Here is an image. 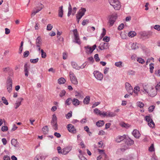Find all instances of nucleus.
Wrapping results in <instances>:
<instances>
[{
	"label": "nucleus",
	"mask_w": 160,
	"mask_h": 160,
	"mask_svg": "<svg viewBox=\"0 0 160 160\" xmlns=\"http://www.w3.org/2000/svg\"><path fill=\"white\" fill-rule=\"evenodd\" d=\"M129 124H126L125 123H123L122 124H121V126L123 127H125L126 128H128L129 127L128 126Z\"/></svg>",
	"instance_id": "0e129e2a"
},
{
	"label": "nucleus",
	"mask_w": 160,
	"mask_h": 160,
	"mask_svg": "<svg viewBox=\"0 0 160 160\" xmlns=\"http://www.w3.org/2000/svg\"><path fill=\"white\" fill-rule=\"evenodd\" d=\"M66 82V80L63 78H61L58 79V83L59 84H63Z\"/></svg>",
	"instance_id": "b1692460"
},
{
	"label": "nucleus",
	"mask_w": 160,
	"mask_h": 160,
	"mask_svg": "<svg viewBox=\"0 0 160 160\" xmlns=\"http://www.w3.org/2000/svg\"><path fill=\"white\" fill-rule=\"evenodd\" d=\"M122 62L121 61L117 62L115 63V65L119 68H121L122 67Z\"/></svg>",
	"instance_id": "e433bc0d"
},
{
	"label": "nucleus",
	"mask_w": 160,
	"mask_h": 160,
	"mask_svg": "<svg viewBox=\"0 0 160 160\" xmlns=\"http://www.w3.org/2000/svg\"><path fill=\"white\" fill-rule=\"evenodd\" d=\"M149 69L150 72L151 73L153 72V70L154 69V64L153 63H151L149 64Z\"/></svg>",
	"instance_id": "f704fd0d"
},
{
	"label": "nucleus",
	"mask_w": 160,
	"mask_h": 160,
	"mask_svg": "<svg viewBox=\"0 0 160 160\" xmlns=\"http://www.w3.org/2000/svg\"><path fill=\"white\" fill-rule=\"evenodd\" d=\"M12 81L11 78H9L7 83V88L8 92L10 93L12 91Z\"/></svg>",
	"instance_id": "1a4fd4ad"
},
{
	"label": "nucleus",
	"mask_w": 160,
	"mask_h": 160,
	"mask_svg": "<svg viewBox=\"0 0 160 160\" xmlns=\"http://www.w3.org/2000/svg\"><path fill=\"white\" fill-rule=\"evenodd\" d=\"M108 2L116 10H119L121 8V4L118 0H108Z\"/></svg>",
	"instance_id": "f257e3e1"
},
{
	"label": "nucleus",
	"mask_w": 160,
	"mask_h": 160,
	"mask_svg": "<svg viewBox=\"0 0 160 160\" xmlns=\"http://www.w3.org/2000/svg\"><path fill=\"white\" fill-rule=\"evenodd\" d=\"M93 74L95 77L98 80L101 81L103 78V74L98 71H95L93 72Z\"/></svg>",
	"instance_id": "6e6552de"
},
{
	"label": "nucleus",
	"mask_w": 160,
	"mask_h": 160,
	"mask_svg": "<svg viewBox=\"0 0 160 160\" xmlns=\"http://www.w3.org/2000/svg\"><path fill=\"white\" fill-rule=\"evenodd\" d=\"M51 124L54 130L56 131L58 129L57 118L55 114L52 115V118L51 121Z\"/></svg>",
	"instance_id": "20e7f679"
},
{
	"label": "nucleus",
	"mask_w": 160,
	"mask_h": 160,
	"mask_svg": "<svg viewBox=\"0 0 160 160\" xmlns=\"http://www.w3.org/2000/svg\"><path fill=\"white\" fill-rule=\"evenodd\" d=\"M80 101L76 98H74L72 99V103L75 106H78L80 104Z\"/></svg>",
	"instance_id": "4be33fe9"
},
{
	"label": "nucleus",
	"mask_w": 160,
	"mask_h": 160,
	"mask_svg": "<svg viewBox=\"0 0 160 160\" xmlns=\"http://www.w3.org/2000/svg\"><path fill=\"white\" fill-rule=\"evenodd\" d=\"M79 152L81 154L79 155L78 157L81 160H87V159L84 157L82 155V151H81L80 150L79 151Z\"/></svg>",
	"instance_id": "7c9ffc66"
},
{
	"label": "nucleus",
	"mask_w": 160,
	"mask_h": 160,
	"mask_svg": "<svg viewBox=\"0 0 160 160\" xmlns=\"http://www.w3.org/2000/svg\"><path fill=\"white\" fill-rule=\"evenodd\" d=\"M132 134L134 137L137 138H139L141 135L139 131L136 129L133 130Z\"/></svg>",
	"instance_id": "a211bd4d"
},
{
	"label": "nucleus",
	"mask_w": 160,
	"mask_h": 160,
	"mask_svg": "<svg viewBox=\"0 0 160 160\" xmlns=\"http://www.w3.org/2000/svg\"><path fill=\"white\" fill-rule=\"evenodd\" d=\"M71 102H72V99L71 98H68L65 102V104L69 105L71 104Z\"/></svg>",
	"instance_id": "2f4dec72"
},
{
	"label": "nucleus",
	"mask_w": 160,
	"mask_h": 160,
	"mask_svg": "<svg viewBox=\"0 0 160 160\" xmlns=\"http://www.w3.org/2000/svg\"><path fill=\"white\" fill-rule=\"evenodd\" d=\"M140 90L139 87V86H136L134 88L133 92L134 93L137 94Z\"/></svg>",
	"instance_id": "72a5a7b5"
},
{
	"label": "nucleus",
	"mask_w": 160,
	"mask_h": 160,
	"mask_svg": "<svg viewBox=\"0 0 160 160\" xmlns=\"http://www.w3.org/2000/svg\"><path fill=\"white\" fill-rule=\"evenodd\" d=\"M2 101L6 105H8V101L5 97H2Z\"/></svg>",
	"instance_id": "58836bf2"
},
{
	"label": "nucleus",
	"mask_w": 160,
	"mask_h": 160,
	"mask_svg": "<svg viewBox=\"0 0 160 160\" xmlns=\"http://www.w3.org/2000/svg\"><path fill=\"white\" fill-rule=\"evenodd\" d=\"M41 52L42 58H45L47 56L46 52H45L42 49L41 50Z\"/></svg>",
	"instance_id": "4c0bfd02"
},
{
	"label": "nucleus",
	"mask_w": 160,
	"mask_h": 160,
	"mask_svg": "<svg viewBox=\"0 0 160 160\" xmlns=\"http://www.w3.org/2000/svg\"><path fill=\"white\" fill-rule=\"evenodd\" d=\"M40 5L41 6V7H40L39 9H36V8L34 9L35 10V12H36V13L39 12L44 8V6L42 4H40Z\"/></svg>",
	"instance_id": "a19ab883"
},
{
	"label": "nucleus",
	"mask_w": 160,
	"mask_h": 160,
	"mask_svg": "<svg viewBox=\"0 0 160 160\" xmlns=\"http://www.w3.org/2000/svg\"><path fill=\"white\" fill-rule=\"evenodd\" d=\"M11 143L12 144L13 146L15 147H16L17 146V140L14 139H12L11 141Z\"/></svg>",
	"instance_id": "473e14b6"
},
{
	"label": "nucleus",
	"mask_w": 160,
	"mask_h": 160,
	"mask_svg": "<svg viewBox=\"0 0 160 160\" xmlns=\"http://www.w3.org/2000/svg\"><path fill=\"white\" fill-rule=\"evenodd\" d=\"M29 54V52L28 51H25L23 53V56L24 57H27Z\"/></svg>",
	"instance_id": "e2e57ef3"
},
{
	"label": "nucleus",
	"mask_w": 160,
	"mask_h": 160,
	"mask_svg": "<svg viewBox=\"0 0 160 160\" xmlns=\"http://www.w3.org/2000/svg\"><path fill=\"white\" fill-rule=\"evenodd\" d=\"M125 88L126 89L128 92L130 93V95H132L133 93V90L132 88L131 85L128 82H126L125 84Z\"/></svg>",
	"instance_id": "f8f14e48"
},
{
	"label": "nucleus",
	"mask_w": 160,
	"mask_h": 160,
	"mask_svg": "<svg viewBox=\"0 0 160 160\" xmlns=\"http://www.w3.org/2000/svg\"><path fill=\"white\" fill-rule=\"evenodd\" d=\"M137 104L138 106L140 108H142L144 106V104L142 102H138Z\"/></svg>",
	"instance_id": "a18cd8bd"
},
{
	"label": "nucleus",
	"mask_w": 160,
	"mask_h": 160,
	"mask_svg": "<svg viewBox=\"0 0 160 160\" xmlns=\"http://www.w3.org/2000/svg\"><path fill=\"white\" fill-rule=\"evenodd\" d=\"M103 40L104 42H108L110 40V38L108 36H105L103 38Z\"/></svg>",
	"instance_id": "8fccbe9b"
},
{
	"label": "nucleus",
	"mask_w": 160,
	"mask_h": 160,
	"mask_svg": "<svg viewBox=\"0 0 160 160\" xmlns=\"http://www.w3.org/2000/svg\"><path fill=\"white\" fill-rule=\"evenodd\" d=\"M24 72H25V75L26 76L28 77V68H24Z\"/></svg>",
	"instance_id": "69168bd1"
},
{
	"label": "nucleus",
	"mask_w": 160,
	"mask_h": 160,
	"mask_svg": "<svg viewBox=\"0 0 160 160\" xmlns=\"http://www.w3.org/2000/svg\"><path fill=\"white\" fill-rule=\"evenodd\" d=\"M42 44V40L40 36H38L36 40V47H39Z\"/></svg>",
	"instance_id": "dca6fc26"
},
{
	"label": "nucleus",
	"mask_w": 160,
	"mask_h": 160,
	"mask_svg": "<svg viewBox=\"0 0 160 160\" xmlns=\"http://www.w3.org/2000/svg\"><path fill=\"white\" fill-rule=\"evenodd\" d=\"M125 144L127 145H124L123 147L121 148V150L123 151L128 148V146L132 145L134 143V141L130 138L125 139L124 140Z\"/></svg>",
	"instance_id": "7ed1b4c3"
},
{
	"label": "nucleus",
	"mask_w": 160,
	"mask_h": 160,
	"mask_svg": "<svg viewBox=\"0 0 160 160\" xmlns=\"http://www.w3.org/2000/svg\"><path fill=\"white\" fill-rule=\"evenodd\" d=\"M53 28L51 24H48L47 26V29L48 31H50Z\"/></svg>",
	"instance_id": "09e8293b"
},
{
	"label": "nucleus",
	"mask_w": 160,
	"mask_h": 160,
	"mask_svg": "<svg viewBox=\"0 0 160 160\" xmlns=\"http://www.w3.org/2000/svg\"><path fill=\"white\" fill-rule=\"evenodd\" d=\"M76 18H78L79 19H81L83 16L78 12L77 14L76 15Z\"/></svg>",
	"instance_id": "338daca9"
},
{
	"label": "nucleus",
	"mask_w": 160,
	"mask_h": 160,
	"mask_svg": "<svg viewBox=\"0 0 160 160\" xmlns=\"http://www.w3.org/2000/svg\"><path fill=\"white\" fill-rule=\"evenodd\" d=\"M90 100V98L89 96H87L83 100V102L84 104H87L89 103Z\"/></svg>",
	"instance_id": "cd10ccee"
},
{
	"label": "nucleus",
	"mask_w": 160,
	"mask_h": 160,
	"mask_svg": "<svg viewBox=\"0 0 160 160\" xmlns=\"http://www.w3.org/2000/svg\"><path fill=\"white\" fill-rule=\"evenodd\" d=\"M156 89L157 91H160V82H159L156 86Z\"/></svg>",
	"instance_id": "603ef678"
},
{
	"label": "nucleus",
	"mask_w": 160,
	"mask_h": 160,
	"mask_svg": "<svg viewBox=\"0 0 160 160\" xmlns=\"http://www.w3.org/2000/svg\"><path fill=\"white\" fill-rule=\"evenodd\" d=\"M154 145L152 144L151 146L149 148V150L150 152H152L154 151Z\"/></svg>",
	"instance_id": "bf43d9fd"
},
{
	"label": "nucleus",
	"mask_w": 160,
	"mask_h": 160,
	"mask_svg": "<svg viewBox=\"0 0 160 160\" xmlns=\"http://www.w3.org/2000/svg\"><path fill=\"white\" fill-rule=\"evenodd\" d=\"M77 10V8L76 7H74L73 8L72 10V8L70 3H69V7L68 8V16L69 17L71 14L72 12V15H74L75 13Z\"/></svg>",
	"instance_id": "9b49d317"
},
{
	"label": "nucleus",
	"mask_w": 160,
	"mask_h": 160,
	"mask_svg": "<svg viewBox=\"0 0 160 160\" xmlns=\"http://www.w3.org/2000/svg\"><path fill=\"white\" fill-rule=\"evenodd\" d=\"M89 22V20H88L84 19L82 21V24L83 26H85Z\"/></svg>",
	"instance_id": "49530a36"
},
{
	"label": "nucleus",
	"mask_w": 160,
	"mask_h": 160,
	"mask_svg": "<svg viewBox=\"0 0 160 160\" xmlns=\"http://www.w3.org/2000/svg\"><path fill=\"white\" fill-rule=\"evenodd\" d=\"M72 66L73 68L76 69H79L80 68V66L77 65V63L75 62H72Z\"/></svg>",
	"instance_id": "393cba45"
},
{
	"label": "nucleus",
	"mask_w": 160,
	"mask_h": 160,
	"mask_svg": "<svg viewBox=\"0 0 160 160\" xmlns=\"http://www.w3.org/2000/svg\"><path fill=\"white\" fill-rule=\"evenodd\" d=\"M103 32L101 35L102 38L106 34V31L104 28L102 29Z\"/></svg>",
	"instance_id": "4d7b16f0"
},
{
	"label": "nucleus",
	"mask_w": 160,
	"mask_h": 160,
	"mask_svg": "<svg viewBox=\"0 0 160 160\" xmlns=\"http://www.w3.org/2000/svg\"><path fill=\"white\" fill-rule=\"evenodd\" d=\"M23 100V98H18V100L15 103L16 107L15 108L17 109L21 105V102Z\"/></svg>",
	"instance_id": "6ab92c4d"
},
{
	"label": "nucleus",
	"mask_w": 160,
	"mask_h": 160,
	"mask_svg": "<svg viewBox=\"0 0 160 160\" xmlns=\"http://www.w3.org/2000/svg\"><path fill=\"white\" fill-rule=\"evenodd\" d=\"M4 160H10V157L7 155H5L3 157Z\"/></svg>",
	"instance_id": "774afa93"
},
{
	"label": "nucleus",
	"mask_w": 160,
	"mask_h": 160,
	"mask_svg": "<svg viewBox=\"0 0 160 160\" xmlns=\"http://www.w3.org/2000/svg\"><path fill=\"white\" fill-rule=\"evenodd\" d=\"M66 93V92L65 90H62L59 94L60 97H62L63 96H64Z\"/></svg>",
	"instance_id": "680f3d73"
},
{
	"label": "nucleus",
	"mask_w": 160,
	"mask_h": 160,
	"mask_svg": "<svg viewBox=\"0 0 160 160\" xmlns=\"http://www.w3.org/2000/svg\"><path fill=\"white\" fill-rule=\"evenodd\" d=\"M126 136L124 135L123 136H118L116 138V141L118 142H119L124 140Z\"/></svg>",
	"instance_id": "aec40b11"
},
{
	"label": "nucleus",
	"mask_w": 160,
	"mask_h": 160,
	"mask_svg": "<svg viewBox=\"0 0 160 160\" xmlns=\"http://www.w3.org/2000/svg\"><path fill=\"white\" fill-rule=\"evenodd\" d=\"M42 156L38 155L34 158V160H42Z\"/></svg>",
	"instance_id": "c9c22d12"
},
{
	"label": "nucleus",
	"mask_w": 160,
	"mask_h": 160,
	"mask_svg": "<svg viewBox=\"0 0 160 160\" xmlns=\"http://www.w3.org/2000/svg\"><path fill=\"white\" fill-rule=\"evenodd\" d=\"M116 115V114L114 112H109L108 113V116L110 117H112L115 116Z\"/></svg>",
	"instance_id": "37998d69"
},
{
	"label": "nucleus",
	"mask_w": 160,
	"mask_h": 160,
	"mask_svg": "<svg viewBox=\"0 0 160 160\" xmlns=\"http://www.w3.org/2000/svg\"><path fill=\"white\" fill-rule=\"evenodd\" d=\"M124 27V24L122 23L120 24L118 27V29L119 30H121Z\"/></svg>",
	"instance_id": "5fc2aeb1"
},
{
	"label": "nucleus",
	"mask_w": 160,
	"mask_h": 160,
	"mask_svg": "<svg viewBox=\"0 0 160 160\" xmlns=\"http://www.w3.org/2000/svg\"><path fill=\"white\" fill-rule=\"evenodd\" d=\"M94 58L96 62H98L100 61V59L98 57V54L95 55Z\"/></svg>",
	"instance_id": "864d4df0"
},
{
	"label": "nucleus",
	"mask_w": 160,
	"mask_h": 160,
	"mask_svg": "<svg viewBox=\"0 0 160 160\" xmlns=\"http://www.w3.org/2000/svg\"><path fill=\"white\" fill-rule=\"evenodd\" d=\"M69 132L71 133H75L76 130L74 126L72 124H69L67 126Z\"/></svg>",
	"instance_id": "ddd939ff"
},
{
	"label": "nucleus",
	"mask_w": 160,
	"mask_h": 160,
	"mask_svg": "<svg viewBox=\"0 0 160 160\" xmlns=\"http://www.w3.org/2000/svg\"><path fill=\"white\" fill-rule=\"evenodd\" d=\"M157 93V91L156 90L153 88H152L148 93V95L151 97H153L156 95Z\"/></svg>",
	"instance_id": "412c9836"
},
{
	"label": "nucleus",
	"mask_w": 160,
	"mask_h": 160,
	"mask_svg": "<svg viewBox=\"0 0 160 160\" xmlns=\"http://www.w3.org/2000/svg\"><path fill=\"white\" fill-rule=\"evenodd\" d=\"M39 59L38 58H37L36 59H30V62L33 63H36L38 61Z\"/></svg>",
	"instance_id": "ea45409f"
},
{
	"label": "nucleus",
	"mask_w": 160,
	"mask_h": 160,
	"mask_svg": "<svg viewBox=\"0 0 160 160\" xmlns=\"http://www.w3.org/2000/svg\"><path fill=\"white\" fill-rule=\"evenodd\" d=\"M104 121H99L96 123V125L98 127H101L104 125Z\"/></svg>",
	"instance_id": "c85d7f7f"
},
{
	"label": "nucleus",
	"mask_w": 160,
	"mask_h": 160,
	"mask_svg": "<svg viewBox=\"0 0 160 160\" xmlns=\"http://www.w3.org/2000/svg\"><path fill=\"white\" fill-rule=\"evenodd\" d=\"M63 6H61L59 8L58 10V16L62 18L63 15V10L62 9Z\"/></svg>",
	"instance_id": "5701e85b"
},
{
	"label": "nucleus",
	"mask_w": 160,
	"mask_h": 160,
	"mask_svg": "<svg viewBox=\"0 0 160 160\" xmlns=\"http://www.w3.org/2000/svg\"><path fill=\"white\" fill-rule=\"evenodd\" d=\"M72 148L70 147H67L63 148L62 152V154L66 155L68 154L71 150Z\"/></svg>",
	"instance_id": "2eb2a0df"
},
{
	"label": "nucleus",
	"mask_w": 160,
	"mask_h": 160,
	"mask_svg": "<svg viewBox=\"0 0 160 160\" xmlns=\"http://www.w3.org/2000/svg\"><path fill=\"white\" fill-rule=\"evenodd\" d=\"M1 129L3 132L6 131L8 130V127L6 126H3L2 127Z\"/></svg>",
	"instance_id": "13d9d810"
},
{
	"label": "nucleus",
	"mask_w": 160,
	"mask_h": 160,
	"mask_svg": "<svg viewBox=\"0 0 160 160\" xmlns=\"http://www.w3.org/2000/svg\"><path fill=\"white\" fill-rule=\"evenodd\" d=\"M94 112L96 114H99L100 115H101V112L98 108H95L94 110Z\"/></svg>",
	"instance_id": "79ce46f5"
},
{
	"label": "nucleus",
	"mask_w": 160,
	"mask_h": 160,
	"mask_svg": "<svg viewBox=\"0 0 160 160\" xmlns=\"http://www.w3.org/2000/svg\"><path fill=\"white\" fill-rule=\"evenodd\" d=\"M72 112L70 111L66 115V117L67 118H69L72 116Z\"/></svg>",
	"instance_id": "6e6d98bb"
},
{
	"label": "nucleus",
	"mask_w": 160,
	"mask_h": 160,
	"mask_svg": "<svg viewBox=\"0 0 160 160\" xmlns=\"http://www.w3.org/2000/svg\"><path fill=\"white\" fill-rule=\"evenodd\" d=\"M145 120L148 122V124L149 127L152 128L154 127L155 124L149 116H146L145 117Z\"/></svg>",
	"instance_id": "9d476101"
},
{
	"label": "nucleus",
	"mask_w": 160,
	"mask_h": 160,
	"mask_svg": "<svg viewBox=\"0 0 160 160\" xmlns=\"http://www.w3.org/2000/svg\"><path fill=\"white\" fill-rule=\"evenodd\" d=\"M155 108V106L153 105L150 106L148 108V111L149 112H152Z\"/></svg>",
	"instance_id": "c03bdc74"
},
{
	"label": "nucleus",
	"mask_w": 160,
	"mask_h": 160,
	"mask_svg": "<svg viewBox=\"0 0 160 160\" xmlns=\"http://www.w3.org/2000/svg\"><path fill=\"white\" fill-rule=\"evenodd\" d=\"M96 45H94L92 48L89 46L88 45L84 47V48L86 51V52L88 54L92 53L93 51L96 48Z\"/></svg>",
	"instance_id": "0eeeda50"
},
{
	"label": "nucleus",
	"mask_w": 160,
	"mask_h": 160,
	"mask_svg": "<svg viewBox=\"0 0 160 160\" xmlns=\"http://www.w3.org/2000/svg\"><path fill=\"white\" fill-rule=\"evenodd\" d=\"M86 11V10L85 8H82L78 12L81 15L83 16L84 15Z\"/></svg>",
	"instance_id": "bb28decb"
},
{
	"label": "nucleus",
	"mask_w": 160,
	"mask_h": 160,
	"mask_svg": "<svg viewBox=\"0 0 160 160\" xmlns=\"http://www.w3.org/2000/svg\"><path fill=\"white\" fill-rule=\"evenodd\" d=\"M70 80L71 82L73 84L76 85L78 84V81L77 78L74 73L72 71L69 72Z\"/></svg>",
	"instance_id": "423d86ee"
},
{
	"label": "nucleus",
	"mask_w": 160,
	"mask_h": 160,
	"mask_svg": "<svg viewBox=\"0 0 160 160\" xmlns=\"http://www.w3.org/2000/svg\"><path fill=\"white\" fill-rule=\"evenodd\" d=\"M137 61L139 63L143 64L144 63V60L142 58H138L137 59Z\"/></svg>",
	"instance_id": "3c124183"
},
{
	"label": "nucleus",
	"mask_w": 160,
	"mask_h": 160,
	"mask_svg": "<svg viewBox=\"0 0 160 160\" xmlns=\"http://www.w3.org/2000/svg\"><path fill=\"white\" fill-rule=\"evenodd\" d=\"M154 29L158 31H160V26L158 25H155L154 27Z\"/></svg>",
	"instance_id": "052dcab7"
},
{
	"label": "nucleus",
	"mask_w": 160,
	"mask_h": 160,
	"mask_svg": "<svg viewBox=\"0 0 160 160\" xmlns=\"http://www.w3.org/2000/svg\"><path fill=\"white\" fill-rule=\"evenodd\" d=\"M100 45L98 48L101 50L107 49L108 48V43L106 42H102L100 44Z\"/></svg>",
	"instance_id": "4468645a"
},
{
	"label": "nucleus",
	"mask_w": 160,
	"mask_h": 160,
	"mask_svg": "<svg viewBox=\"0 0 160 160\" xmlns=\"http://www.w3.org/2000/svg\"><path fill=\"white\" fill-rule=\"evenodd\" d=\"M42 131L44 134H47L48 132V126H46L42 128Z\"/></svg>",
	"instance_id": "c756f323"
},
{
	"label": "nucleus",
	"mask_w": 160,
	"mask_h": 160,
	"mask_svg": "<svg viewBox=\"0 0 160 160\" xmlns=\"http://www.w3.org/2000/svg\"><path fill=\"white\" fill-rule=\"evenodd\" d=\"M75 96L76 97H79V98H82V95L81 93L78 92L76 91L75 93Z\"/></svg>",
	"instance_id": "de8ad7c7"
},
{
	"label": "nucleus",
	"mask_w": 160,
	"mask_h": 160,
	"mask_svg": "<svg viewBox=\"0 0 160 160\" xmlns=\"http://www.w3.org/2000/svg\"><path fill=\"white\" fill-rule=\"evenodd\" d=\"M117 18V14L116 13H114L109 16L108 23H109V26L110 27L113 25Z\"/></svg>",
	"instance_id": "f03ea898"
},
{
	"label": "nucleus",
	"mask_w": 160,
	"mask_h": 160,
	"mask_svg": "<svg viewBox=\"0 0 160 160\" xmlns=\"http://www.w3.org/2000/svg\"><path fill=\"white\" fill-rule=\"evenodd\" d=\"M137 34L136 32L134 31H131L128 33V36L130 38H133Z\"/></svg>",
	"instance_id": "a878e982"
},
{
	"label": "nucleus",
	"mask_w": 160,
	"mask_h": 160,
	"mask_svg": "<svg viewBox=\"0 0 160 160\" xmlns=\"http://www.w3.org/2000/svg\"><path fill=\"white\" fill-rule=\"evenodd\" d=\"M129 45L131 46V48H129L130 50H135L138 48V44L136 43H129Z\"/></svg>",
	"instance_id": "f3484780"
},
{
	"label": "nucleus",
	"mask_w": 160,
	"mask_h": 160,
	"mask_svg": "<svg viewBox=\"0 0 160 160\" xmlns=\"http://www.w3.org/2000/svg\"><path fill=\"white\" fill-rule=\"evenodd\" d=\"M74 35V40L73 41L75 42L78 44H81V42L79 36L78 34L77 29H74L73 30Z\"/></svg>",
	"instance_id": "39448f33"
}]
</instances>
